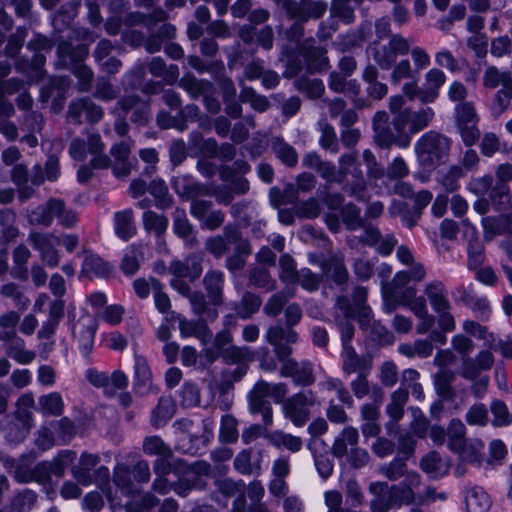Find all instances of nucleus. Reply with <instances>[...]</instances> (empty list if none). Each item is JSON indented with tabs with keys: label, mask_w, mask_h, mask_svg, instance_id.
I'll return each mask as SVG.
<instances>
[{
	"label": "nucleus",
	"mask_w": 512,
	"mask_h": 512,
	"mask_svg": "<svg viewBox=\"0 0 512 512\" xmlns=\"http://www.w3.org/2000/svg\"><path fill=\"white\" fill-rule=\"evenodd\" d=\"M446 76L443 71L433 68L425 75V84L419 93V99L423 103L433 102L439 95L440 88L444 85Z\"/></svg>",
	"instance_id": "obj_13"
},
{
	"label": "nucleus",
	"mask_w": 512,
	"mask_h": 512,
	"mask_svg": "<svg viewBox=\"0 0 512 512\" xmlns=\"http://www.w3.org/2000/svg\"><path fill=\"white\" fill-rule=\"evenodd\" d=\"M343 368L346 373L364 374L368 370V365L355 355L351 347L345 346L343 348Z\"/></svg>",
	"instance_id": "obj_26"
},
{
	"label": "nucleus",
	"mask_w": 512,
	"mask_h": 512,
	"mask_svg": "<svg viewBox=\"0 0 512 512\" xmlns=\"http://www.w3.org/2000/svg\"><path fill=\"white\" fill-rule=\"evenodd\" d=\"M494 425L503 426L510 423L511 418L507 406L501 401H494L491 406Z\"/></svg>",
	"instance_id": "obj_40"
},
{
	"label": "nucleus",
	"mask_w": 512,
	"mask_h": 512,
	"mask_svg": "<svg viewBox=\"0 0 512 512\" xmlns=\"http://www.w3.org/2000/svg\"><path fill=\"white\" fill-rule=\"evenodd\" d=\"M484 259L483 247L480 241L468 243V266L470 269H478Z\"/></svg>",
	"instance_id": "obj_37"
},
{
	"label": "nucleus",
	"mask_w": 512,
	"mask_h": 512,
	"mask_svg": "<svg viewBox=\"0 0 512 512\" xmlns=\"http://www.w3.org/2000/svg\"><path fill=\"white\" fill-rule=\"evenodd\" d=\"M315 465L322 478L326 479L332 474L333 464L329 459L322 456L315 457Z\"/></svg>",
	"instance_id": "obj_63"
},
{
	"label": "nucleus",
	"mask_w": 512,
	"mask_h": 512,
	"mask_svg": "<svg viewBox=\"0 0 512 512\" xmlns=\"http://www.w3.org/2000/svg\"><path fill=\"white\" fill-rule=\"evenodd\" d=\"M123 313H124V310L121 306L110 305L103 310V312L101 314V318L105 322H107L111 325H115L121 321Z\"/></svg>",
	"instance_id": "obj_45"
},
{
	"label": "nucleus",
	"mask_w": 512,
	"mask_h": 512,
	"mask_svg": "<svg viewBox=\"0 0 512 512\" xmlns=\"http://www.w3.org/2000/svg\"><path fill=\"white\" fill-rule=\"evenodd\" d=\"M110 271V267L100 257L89 254L85 257L82 273L86 276H105Z\"/></svg>",
	"instance_id": "obj_25"
},
{
	"label": "nucleus",
	"mask_w": 512,
	"mask_h": 512,
	"mask_svg": "<svg viewBox=\"0 0 512 512\" xmlns=\"http://www.w3.org/2000/svg\"><path fill=\"white\" fill-rule=\"evenodd\" d=\"M482 152L487 155H493L499 149V140L496 135L488 133L482 140Z\"/></svg>",
	"instance_id": "obj_58"
},
{
	"label": "nucleus",
	"mask_w": 512,
	"mask_h": 512,
	"mask_svg": "<svg viewBox=\"0 0 512 512\" xmlns=\"http://www.w3.org/2000/svg\"><path fill=\"white\" fill-rule=\"evenodd\" d=\"M280 265L282 268L281 278L288 282L295 281L298 274L295 273V264L293 259L288 255H283L280 258Z\"/></svg>",
	"instance_id": "obj_43"
},
{
	"label": "nucleus",
	"mask_w": 512,
	"mask_h": 512,
	"mask_svg": "<svg viewBox=\"0 0 512 512\" xmlns=\"http://www.w3.org/2000/svg\"><path fill=\"white\" fill-rule=\"evenodd\" d=\"M41 411L44 414L60 415L63 411V401L59 394L50 393L39 400Z\"/></svg>",
	"instance_id": "obj_30"
},
{
	"label": "nucleus",
	"mask_w": 512,
	"mask_h": 512,
	"mask_svg": "<svg viewBox=\"0 0 512 512\" xmlns=\"http://www.w3.org/2000/svg\"><path fill=\"white\" fill-rule=\"evenodd\" d=\"M447 149V139L432 132L423 135L415 146L418 158L424 163H433L440 160Z\"/></svg>",
	"instance_id": "obj_7"
},
{
	"label": "nucleus",
	"mask_w": 512,
	"mask_h": 512,
	"mask_svg": "<svg viewBox=\"0 0 512 512\" xmlns=\"http://www.w3.org/2000/svg\"><path fill=\"white\" fill-rule=\"evenodd\" d=\"M129 151V145L124 142L115 145L111 150L113 157L118 162L113 169L114 174L118 177L125 176L129 173V165L126 162Z\"/></svg>",
	"instance_id": "obj_27"
},
{
	"label": "nucleus",
	"mask_w": 512,
	"mask_h": 512,
	"mask_svg": "<svg viewBox=\"0 0 512 512\" xmlns=\"http://www.w3.org/2000/svg\"><path fill=\"white\" fill-rule=\"evenodd\" d=\"M171 270L175 274L174 278L171 280V285L179 293L185 295L188 293L189 287L187 283L182 279V277H189L190 279H194L200 275L202 269L198 263H194L193 274L190 275L188 274L187 267L183 263L177 261L172 263Z\"/></svg>",
	"instance_id": "obj_16"
},
{
	"label": "nucleus",
	"mask_w": 512,
	"mask_h": 512,
	"mask_svg": "<svg viewBox=\"0 0 512 512\" xmlns=\"http://www.w3.org/2000/svg\"><path fill=\"white\" fill-rule=\"evenodd\" d=\"M266 338L275 347L279 359L283 361L282 375L292 377L294 382L299 385H309L313 382L312 368L309 363L299 365L292 359H286L290 354L288 345L296 341V334L292 329L271 328L267 332Z\"/></svg>",
	"instance_id": "obj_2"
},
{
	"label": "nucleus",
	"mask_w": 512,
	"mask_h": 512,
	"mask_svg": "<svg viewBox=\"0 0 512 512\" xmlns=\"http://www.w3.org/2000/svg\"><path fill=\"white\" fill-rule=\"evenodd\" d=\"M32 223L48 225L54 217H58L63 225L70 226L76 221V215L72 211H64L63 203L59 200H51L46 207L38 208L30 214Z\"/></svg>",
	"instance_id": "obj_9"
},
{
	"label": "nucleus",
	"mask_w": 512,
	"mask_h": 512,
	"mask_svg": "<svg viewBox=\"0 0 512 512\" xmlns=\"http://www.w3.org/2000/svg\"><path fill=\"white\" fill-rule=\"evenodd\" d=\"M411 74V66L408 60L400 61L394 68L392 73V80L399 82L400 80L409 77Z\"/></svg>",
	"instance_id": "obj_61"
},
{
	"label": "nucleus",
	"mask_w": 512,
	"mask_h": 512,
	"mask_svg": "<svg viewBox=\"0 0 512 512\" xmlns=\"http://www.w3.org/2000/svg\"><path fill=\"white\" fill-rule=\"evenodd\" d=\"M107 383H109V390L106 393L113 394L117 390L125 388L128 380L124 373L115 371L111 377H107Z\"/></svg>",
	"instance_id": "obj_48"
},
{
	"label": "nucleus",
	"mask_w": 512,
	"mask_h": 512,
	"mask_svg": "<svg viewBox=\"0 0 512 512\" xmlns=\"http://www.w3.org/2000/svg\"><path fill=\"white\" fill-rule=\"evenodd\" d=\"M357 440V430L352 427L345 428L334 442L333 454L338 458L347 457L355 449Z\"/></svg>",
	"instance_id": "obj_17"
},
{
	"label": "nucleus",
	"mask_w": 512,
	"mask_h": 512,
	"mask_svg": "<svg viewBox=\"0 0 512 512\" xmlns=\"http://www.w3.org/2000/svg\"><path fill=\"white\" fill-rule=\"evenodd\" d=\"M103 506V499L98 492H91L86 495L83 507L91 511H97Z\"/></svg>",
	"instance_id": "obj_62"
},
{
	"label": "nucleus",
	"mask_w": 512,
	"mask_h": 512,
	"mask_svg": "<svg viewBox=\"0 0 512 512\" xmlns=\"http://www.w3.org/2000/svg\"><path fill=\"white\" fill-rule=\"evenodd\" d=\"M241 99L244 102H249L253 109L260 112L265 111L269 105L265 97L257 95L253 89L248 87L242 89Z\"/></svg>",
	"instance_id": "obj_35"
},
{
	"label": "nucleus",
	"mask_w": 512,
	"mask_h": 512,
	"mask_svg": "<svg viewBox=\"0 0 512 512\" xmlns=\"http://www.w3.org/2000/svg\"><path fill=\"white\" fill-rule=\"evenodd\" d=\"M511 42L508 37H500L493 40L491 53L496 57H502L510 52Z\"/></svg>",
	"instance_id": "obj_56"
},
{
	"label": "nucleus",
	"mask_w": 512,
	"mask_h": 512,
	"mask_svg": "<svg viewBox=\"0 0 512 512\" xmlns=\"http://www.w3.org/2000/svg\"><path fill=\"white\" fill-rule=\"evenodd\" d=\"M456 121L463 141L467 145L474 144L479 138V131L476 127V114L471 104L461 103L456 106Z\"/></svg>",
	"instance_id": "obj_10"
},
{
	"label": "nucleus",
	"mask_w": 512,
	"mask_h": 512,
	"mask_svg": "<svg viewBox=\"0 0 512 512\" xmlns=\"http://www.w3.org/2000/svg\"><path fill=\"white\" fill-rule=\"evenodd\" d=\"M103 145L100 137L96 134L88 137L87 143L84 141L76 140L70 146V154L74 159L83 160L86 158L87 153L93 155L92 163L95 167H106L109 160L106 157H101L98 154L102 151Z\"/></svg>",
	"instance_id": "obj_11"
},
{
	"label": "nucleus",
	"mask_w": 512,
	"mask_h": 512,
	"mask_svg": "<svg viewBox=\"0 0 512 512\" xmlns=\"http://www.w3.org/2000/svg\"><path fill=\"white\" fill-rule=\"evenodd\" d=\"M381 381L386 386H392L397 381L396 367L392 363H384L381 369Z\"/></svg>",
	"instance_id": "obj_57"
},
{
	"label": "nucleus",
	"mask_w": 512,
	"mask_h": 512,
	"mask_svg": "<svg viewBox=\"0 0 512 512\" xmlns=\"http://www.w3.org/2000/svg\"><path fill=\"white\" fill-rule=\"evenodd\" d=\"M286 394V389L283 384H271L268 382H258L254 389L249 393V405L253 409L260 408L262 399L266 401L267 398L273 399L275 402H280Z\"/></svg>",
	"instance_id": "obj_12"
},
{
	"label": "nucleus",
	"mask_w": 512,
	"mask_h": 512,
	"mask_svg": "<svg viewBox=\"0 0 512 512\" xmlns=\"http://www.w3.org/2000/svg\"><path fill=\"white\" fill-rule=\"evenodd\" d=\"M297 86L299 90L305 91L311 98L320 97L324 91L323 83L318 79L299 80Z\"/></svg>",
	"instance_id": "obj_39"
},
{
	"label": "nucleus",
	"mask_w": 512,
	"mask_h": 512,
	"mask_svg": "<svg viewBox=\"0 0 512 512\" xmlns=\"http://www.w3.org/2000/svg\"><path fill=\"white\" fill-rule=\"evenodd\" d=\"M174 232L187 243L192 244L194 242V236L192 234V227L186 218V215L182 212H177L173 223Z\"/></svg>",
	"instance_id": "obj_33"
},
{
	"label": "nucleus",
	"mask_w": 512,
	"mask_h": 512,
	"mask_svg": "<svg viewBox=\"0 0 512 512\" xmlns=\"http://www.w3.org/2000/svg\"><path fill=\"white\" fill-rule=\"evenodd\" d=\"M270 441L275 447L284 448L293 453L298 452L303 445L301 438L282 431L272 433Z\"/></svg>",
	"instance_id": "obj_22"
},
{
	"label": "nucleus",
	"mask_w": 512,
	"mask_h": 512,
	"mask_svg": "<svg viewBox=\"0 0 512 512\" xmlns=\"http://www.w3.org/2000/svg\"><path fill=\"white\" fill-rule=\"evenodd\" d=\"M135 377L137 383L141 384L143 387L151 388V372L147 361L143 358H136Z\"/></svg>",
	"instance_id": "obj_36"
},
{
	"label": "nucleus",
	"mask_w": 512,
	"mask_h": 512,
	"mask_svg": "<svg viewBox=\"0 0 512 512\" xmlns=\"http://www.w3.org/2000/svg\"><path fill=\"white\" fill-rule=\"evenodd\" d=\"M159 286V283L155 279H150L149 281L137 279L133 283L134 290L140 298H146L151 290L155 292Z\"/></svg>",
	"instance_id": "obj_42"
},
{
	"label": "nucleus",
	"mask_w": 512,
	"mask_h": 512,
	"mask_svg": "<svg viewBox=\"0 0 512 512\" xmlns=\"http://www.w3.org/2000/svg\"><path fill=\"white\" fill-rule=\"evenodd\" d=\"M405 105L406 100L403 96H393L390 99V110L395 114L393 126L396 135L386 128L388 115L385 112L375 115L373 121L375 141L380 146H389L396 142L402 148L408 147L411 136L427 127L434 117V111L430 107L412 112Z\"/></svg>",
	"instance_id": "obj_1"
},
{
	"label": "nucleus",
	"mask_w": 512,
	"mask_h": 512,
	"mask_svg": "<svg viewBox=\"0 0 512 512\" xmlns=\"http://www.w3.org/2000/svg\"><path fill=\"white\" fill-rule=\"evenodd\" d=\"M426 293L434 311L439 314L448 311L449 302L444 294L441 284H431L427 286Z\"/></svg>",
	"instance_id": "obj_24"
},
{
	"label": "nucleus",
	"mask_w": 512,
	"mask_h": 512,
	"mask_svg": "<svg viewBox=\"0 0 512 512\" xmlns=\"http://www.w3.org/2000/svg\"><path fill=\"white\" fill-rule=\"evenodd\" d=\"M115 233L123 240H128L135 233V226L132 221V211L125 210L115 215Z\"/></svg>",
	"instance_id": "obj_20"
},
{
	"label": "nucleus",
	"mask_w": 512,
	"mask_h": 512,
	"mask_svg": "<svg viewBox=\"0 0 512 512\" xmlns=\"http://www.w3.org/2000/svg\"><path fill=\"white\" fill-rule=\"evenodd\" d=\"M144 450L149 454L163 455L166 453L164 442L159 437L147 438L144 442Z\"/></svg>",
	"instance_id": "obj_53"
},
{
	"label": "nucleus",
	"mask_w": 512,
	"mask_h": 512,
	"mask_svg": "<svg viewBox=\"0 0 512 512\" xmlns=\"http://www.w3.org/2000/svg\"><path fill=\"white\" fill-rule=\"evenodd\" d=\"M30 239L34 247L40 251L41 259L50 267H56L59 264L56 245L62 243L68 252H72L78 244L77 237L73 235H65L60 240L53 235L31 233Z\"/></svg>",
	"instance_id": "obj_4"
},
{
	"label": "nucleus",
	"mask_w": 512,
	"mask_h": 512,
	"mask_svg": "<svg viewBox=\"0 0 512 512\" xmlns=\"http://www.w3.org/2000/svg\"><path fill=\"white\" fill-rule=\"evenodd\" d=\"M346 461L354 467H362L368 462V454L366 451L355 447L346 457Z\"/></svg>",
	"instance_id": "obj_59"
},
{
	"label": "nucleus",
	"mask_w": 512,
	"mask_h": 512,
	"mask_svg": "<svg viewBox=\"0 0 512 512\" xmlns=\"http://www.w3.org/2000/svg\"><path fill=\"white\" fill-rule=\"evenodd\" d=\"M143 223L146 230L153 231L156 234H161L168 226V220L164 215L152 211L143 214Z\"/></svg>",
	"instance_id": "obj_32"
},
{
	"label": "nucleus",
	"mask_w": 512,
	"mask_h": 512,
	"mask_svg": "<svg viewBox=\"0 0 512 512\" xmlns=\"http://www.w3.org/2000/svg\"><path fill=\"white\" fill-rule=\"evenodd\" d=\"M372 272L373 265L369 261L360 259L355 263V273L360 279H368L372 275Z\"/></svg>",
	"instance_id": "obj_64"
},
{
	"label": "nucleus",
	"mask_w": 512,
	"mask_h": 512,
	"mask_svg": "<svg viewBox=\"0 0 512 512\" xmlns=\"http://www.w3.org/2000/svg\"><path fill=\"white\" fill-rule=\"evenodd\" d=\"M220 437L223 441L233 442L238 437L236 421L230 416H225L221 422Z\"/></svg>",
	"instance_id": "obj_38"
},
{
	"label": "nucleus",
	"mask_w": 512,
	"mask_h": 512,
	"mask_svg": "<svg viewBox=\"0 0 512 512\" xmlns=\"http://www.w3.org/2000/svg\"><path fill=\"white\" fill-rule=\"evenodd\" d=\"M465 426L459 420H452L448 429V446L457 453L459 457L466 462H476L483 444L480 441L467 442L464 439Z\"/></svg>",
	"instance_id": "obj_5"
},
{
	"label": "nucleus",
	"mask_w": 512,
	"mask_h": 512,
	"mask_svg": "<svg viewBox=\"0 0 512 512\" xmlns=\"http://www.w3.org/2000/svg\"><path fill=\"white\" fill-rule=\"evenodd\" d=\"M421 467L432 478L442 477L448 472L447 462L436 453H430L423 458Z\"/></svg>",
	"instance_id": "obj_19"
},
{
	"label": "nucleus",
	"mask_w": 512,
	"mask_h": 512,
	"mask_svg": "<svg viewBox=\"0 0 512 512\" xmlns=\"http://www.w3.org/2000/svg\"><path fill=\"white\" fill-rule=\"evenodd\" d=\"M511 78L507 73L500 72L496 68H488L484 75V84L486 87L495 88L502 84L504 87H508Z\"/></svg>",
	"instance_id": "obj_34"
},
{
	"label": "nucleus",
	"mask_w": 512,
	"mask_h": 512,
	"mask_svg": "<svg viewBox=\"0 0 512 512\" xmlns=\"http://www.w3.org/2000/svg\"><path fill=\"white\" fill-rule=\"evenodd\" d=\"M365 81L368 83V93L375 99H380L387 94V86L377 82V72L374 67H367L363 73Z\"/></svg>",
	"instance_id": "obj_28"
},
{
	"label": "nucleus",
	"mask_w": 512,
	"mask_h": 512,
	"mask_svg": "<svg viewBox=\"0 0 512 512\" xmlns=\"http://www.w3.org/2000/svg\"><path fill=\"white\" fill-rule=\"evenodd\" d=\"M342 496L337 491H328L325 493V503L328 507V512H341L340 505Z\"/></svg>",
	"instance_id": "obj_60"
},
{
	"label": "nucleus",
	"mask_w": 512,
	"mask_h": 512,
	"mask_svg": "<svg viewBox=\"0 0 512 512\" xmlns=\"http://www.w3.org/2000/svg\"><path fill=\"white\" fill-rule=\"evenodd\" d=\"M466 420L470 425H485L488 420V413L483 405H475L467 412Z\"/></svg>",
	"instance_id": "obj_41"
},
{
	"label": "nucleus",
	"mask_w": 512,
	"mask_h": 512,
	"mask_svg": "<svg viewBox=\"0 0 512 512\" xmlns=\"http://www.w3.org/2000/svg\"><path fill=\"white\" fill-rule=\"evenodd\" d=\"M205 282L211 294L216 298L223 283V274L218 271H213L206 276Z\"/></svg>",
	"instance_id": "obj_49"
},
{
	"label": "nucleus",
	"mask_w": 512,
	"mask_h": 512,
	"mask_svg": "<svg viewBox=\"0 0 512 512\" xmlns=\"http://www.w3.org/2000/svg\"><path fill=\"white\" fill-rule=\"evenodd\" d=\"M411 57L418 70H422L430 64L428 53L420 47L412 48Z\"/></svg>",
	"instance_id": "obj_55"
},
{
	"label": "nucleus",
	"mask_w": 512,
	"mask_h": 512,
	"mask_svg": "<svg viewBox=\"0 0 512 512\" xmlns=\"http://www.w3.org/2000/svg\"><path fill=\"white\" fill-rule=\"evenodd\" d=\"M274 149L276 154L284 164L291 166L296 163L297 157L295 151L290 146L283 143H279L275 145Z\"/></svg>",
	"instance_id": "obj_47"
},
{
	"label": "nucleus",
	"mask_w": 512,
	"mask_h": 512,
	"mask_svg": "<svg viewBox=\"0 0 512 512\" xmlns=\"http://www.w3.org/2000/svg\"><path fill=\"white\" fill-rule=\"evenodd\" d=\"M330 87L336 92H354L355 90V85L346 82L345 78L337 73L331 75Z\"/></svg>",
	"instance_id": "obj_52"
},
{
	"label": "nucleus",
	"mask_w": 512,
	"mask_h": 512,
	"mask_svg": "<svg viewBox=\"0 0 512 512\" xmlns=\"http://www.w3.org/2000/svg\"><path fill=\"white\" fill-rule=\"evenodd\" d=\"M139 268V262L137 257V252L135 250H131L125 254L122 261V269L124 273L128 275L134 274Z\"/></svg>",
	"instance_id": "obj_54"
},
{
	"label": "nucleus",
	"mask_w": 512,
	"mask_h": 512,
	"mask_svg": "<svg viewBox=\"0 0 512 512\" xmlns=\"http://www.w3.org/2000/svg\"><path fill=\"white\" fill-rule=\"evenodd\" d=\"M467 512H487L491 506L488 494L480 487H470L464 491Z\"/></svg>",
	"instance_id": "obj_15"
},
{
	"label": "nucleus",
	"mask_w": 512,
	"mask_h": 512,
	"mask_svg": "<svg viewBox=\"0 0 512 512\" xmlns=\"http://www.w3.org/2000/svg\"><path fill=\"white\" fill-rule=\"evenodd\" d=\"M73 334L79 338L83 352H88L93 344L95 327L90 321L82 319L73 328Z\"/></svg>",
	"instance_id": "obj_21"
},
{
	"label": "nucleus",
	"mask_w": 512,
	"mask_h": 512,
	"mask_svg": "<svg viewBox=\"0 0 512 512\" xmlns=\"http://www.w3.org/2000/svg\"><path fill=\"white\" fill-rule=\"evenodd\" d=\"M307 60L309 61V67L312 70H321L327 66L325 52L320 48L309 52Z\"/></svg>",
	"instance_id": "obj_44"
},
{
	"label": "nucleus",
	"mask_w": 512,
	"mask_h": 512,
	"mask_svg": "<svg viewBox=\"0 0 512 512\" xmlns=\"http://www.w3.org/2000/svg\"><path fill=\"white\" fill-rule=\"evenodd\" d=\"M98 457L92 454H83L79 466L74 469V477L83 486L92 483L91 469L96 465Z\"/></svg>",
	"instance_id": "obj_18"
},
{
	"label": "nucleus",
	"mask_w": 512,
	"mask_h": 512,
	"mask_svg": "<svg viewBox=\"0 0 512 512\" xmlns=\"http://www.w3.org/2000/svg\"><path fill=\"white\" fill-rule=\"evenodd\" d=\"M410 49L408 40L399 35L393 36L387 43H378L370 48L369 53L382 68H390L398 56L405 55Z\"/></svg>",
	"instance_id": "obj_6"
},
{
	"label": "nucleus",
	"mask_w": 512,
	"mask_h": 512,
	"mask_svg": "<svg viewBox=\"0 0 512 512\" xmlns=\"http://www.w3.org/2000/svg\"><path fill=\"white\" fill-rule=\"evenodd\" d=\"M103 344L113 350H122L126 347L127 342L121 334L113 332L103 336Z\"/></svg>",
	"instance_id": "obj_50"
},
{
	"label": "nucleus",
	"mask_w": 512,
	"mask_h": 512,
	"mask_svg": "<svg viewBox=\"0 0 512 512\" xmlns=\"http://www.w3.org/2000/svg\"><path fill=\"white\" fill-rule=\"evenodd\" d=\"M315 404V399L310 391L301 392L284 404L285 416L295 426H303L309 415L310 408Z\"/></svg>",
	"instance_id": "obj_8"
},
{
	"label": "nucleus",
	"mask_w": 512,
	"mask_h": 512,
	"mask_svg": "<svg viewBox=\"0 0 512 512\" xmlns=\"http://www.w3.org/2000/svg\"><path fill=\"white\" fill-rule=\"evenodd\" d=\"M408 393L399 389L392 394L391 402L387 407V413L391 419L397 421L403 415V407L407 401Z\"/></svg>",
	"instance_id": "obj_31"
},
{
	"label": "nucleus",
	"mask_w": 512,
	"mask_h": 512,
	"mask_svg": "<svg viewBox=\"0 0 512 512\" xmlns=\"http://www.w3.org/2000/svg\"><path fill=\"white\" fill-rule=\"evenodd\" d=\"M295 280L299 281L301 286L308 291L317 289L319 285L318 277L312 274L308 269L301 270Z\"/></svg>",
	"instance_id": "obj_46"
},
{
	"label": "nucleus",
	"mask_w": 512,
	"mask_h": 512,
	"mask_svg": "<svg viewBox=\"0 0 512 512\" xmlns=\"http://www.w3.org/2000/svg\"><path fill=\"white\" fill-rule=\"evenodd\" d=\"M410 486L402 488L388 487L385 483H372L370 491L375 495L372 501V512H386L392 505L409 504L413 500V487L419 484L416 473L408 475Z\"/></svg>",
	"instance_id": "obj_3"
},
{
	"label": "nucleus",
	"mask_w": 512,
	"mask_h": 512,
	"mask_svg": "<svg viewBox=\"0 0 512 512\" xmlns=\"http://www.w3.org/2000/svg\"><path fill=\"white\" fill-rule=\"evenodd\" d=\"M493 364V356L490 352L484 351L477 356V368L471 363L466 362L463 369V376L468 379L474 378L479 370L489 369Z\"/></svg>",
	"instance_id": "obj_29"
},
{
	"label": "nucleus",
	"mask_w": 512,
	"mask_h": 512,
	"mask_svg": "<svg viewBox=\"0 0 512 512\" xmlns=\"http://www.w3.org/2000/svg\"><path fill=\"white\" fill-rule=\"evenodd\" d=\"M191 212L194 217L201 221V225L204 228L210 230L219 227L224 220V216L220 211L211 210L210 205L204 201L193 202Z\"/></svg>",
	"instance_id": "obj_14"
},
{
	"label": "nucleus",
	"mask_w": 512,
	"mask_h": 512,
	"mask_svg": "<svg viewBox=\"0 0 512 512\" xmlns=\"http://www.w3.org/2000/svg\"><path fill=\"white\" fill-rule=\"evenodd\" d=\"M199 403L198 389L192 385H185L182 390V404L186 407H192Z\"/></svg>",
	"instance_id": "obj_51"
},
{
	"label": "nucleus",
	"mask_w": 512,
	"mask_h": 512,
	"mask_svg": "<svg viewBox=\"0 0 512 512\" xmlns=\"http://www.w3.org/2000/svg\"><path fill=\"white\" fill-rule=\"evenodd\" d=\"M405 305H409L410 309L420 318H423L421 324L418 325L417 329L420 333H425L432 326L433 319L427 315V308L425 300L422 297L415 298L413 300H403Z\"/></svg>",
	"instance_id": "obj_23"
}]
</instances>
